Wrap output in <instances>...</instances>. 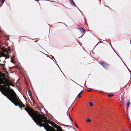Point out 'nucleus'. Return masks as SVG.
Returning a JSON list of instances; mask_svg holds the SVG:
<instances>
[{
  "label": "nucleus",
  "instance_id": "obj_1",
  "mask_svg": "<svg viewBox=\"0 0 131 131\" xmlns=\"http://www.w3.org/2000/svg\"><path fill=\"white\" fill-rule=\"evenodd\" d=\"M16 106L19 105L20 108L25 107L24 109L32 117L36 124L40 127H44L47 131H62L61 127L49 120L47 117L34 111L28 106L25 105L21 101L16 94L8 99Z\"/></svg>",
  "mask_w": 131,
  "mask_h": 131
},
{
  "label": "nucleus",
  "instance_id": "obj_2",
  "mask_svg": "<svg viewBox=\"0 0 131 131\" xmlns=\"http://www.w3.org/2000/svg\"><path fill=\"white\" fill-rule=\"evenodd\" d=\"M2 74L0 71V90L2 93L9 99L16 94L12 89H7V87L9 86L10 84L5 76L2 78Z\"/></svg>",
  "mask_w": 131,
  "mask_h": 131
},
{
  "label": "nucleus",
  "instance_id": "obj_3",
  "mask_svg": "<svg viewBox=\"0 0 131 131\" xmlns=\"http://www.w3.org/2000/svg\"><path fill=\"white\" fill-rule=\"evenodd\" d=\"M99 63L102 66L105 68L106 69H108L110 66L109 64L104 61H100L99 62Z\"/></svg>",
  "mask_w": 131,
  "mask_h": 131
},
{
  "label": "nucleus",
  "instance_id": "obj_4",
  "mask_svg": "<svg viewBox=\"0 0 131 131\" xmlns=\"http://www.w3.org/2000/svg\"><path fill=\"white\" fill-rule=\"evenodd\" d=\"M79 89H81V90H82V91H81V92L79 93L78 95L77 96V97H78L79 98H80L81 96H80V95L83 92L84 89L83 88L82 86H79Z\"/></svg>",
  "mask_w": 131,
  "mask_h": 131
},
{
  "label": "nucleus",
  "instance_id": "obj_5",
  "mask_svg": "<svg viewBox=\"0 0 131 131\" xmlns=\"http://www.w3.org/2000/svg\"><path fill=\"white\" fill-rule=\"evenodd\" d=\"M69 1L70 3L72 5L74 6H76L73 0H69Z\"/></svg>",
  "mask_w": 131,
  "mask_h": 131
},
{
  "label": "nucleus",
  "instance_id": "obj_6",
  "mask_svg": "<svg viewBox=\"0 0 131 131\" xmlns=\"http://www.w3.org/2000/svg\"><path fill=\"white\" fill-rule=\"evenodd\" d=\"M79 29L80 30L82 33H85V31L82 27L79 28Z\"/></svg>",
  "mask_w": 131,
  "mask_h": 131
},
{
  "label": "nucleus",
  "instance_id": "obj_7",
  "mask_svg": "<svg viewBox=\"0 0 131 131\" xmlns=\"http://www.w3.org/2000/svg\"><path fill=\"white\" fill-rule=\"evenodd\" d=\"M0 55L1 56H0V58L1 56L5 57L6 56V54L4 52H0Z\"/></svg>",
  "mask_w": 131,
  "mask_h": 131
},
{
  "label": "nucleus",
  "instance_id": "obj_8",
  "mask_svg": "<svg viewBox=\"0 0 131 131\" xmlns=\"http://www.w3.org/2000/svg\"><path fill=\"white\" fill-rule=\"evenodd\" d=\"M1 49H2L3 51H5L7 53V54H9V53L10 52V49H9L7 51H6V50H4L3 49H2V48H1Z\"/></svg>",
  "mask_w": 131,
  "mask_h": 131
},
{
  "label": "nucleus",
  "instance_id": "obj_9",
  "mask_svg": "<svg viewBox=\"0 0 131 131\" xmlns=\"http://www.w3.org/2000/svg\"><path fill=\"white\" fill-rule=\"evenodd\" d=\"M78 86L77 87V91L79 92V91H82V90H81V89H79V86H81L80 85H79V84H78Z\"/></svg>",
  "mask_w": 131,
  "mask_h": 131
},
{
  "label": "nucleus",
  "instance_id": "obj_10",
  "mask_svg": "<svg viewBox=\"0 0 131 131\" xmlns=\"http://www.w3.org/2000/svg\"><path fill=\"white\" fill-rule=\"evenodd\" d=\"M130 104V103L129 101V99L128 100V101L127 103V107H129V105Z\"/></svg>",
  "mask_w": 131,
  "mask_h": 131
},
{
  "label": "nucleus",
  "instance_id": "obj_11",
  "mask_svg": "<svg viewBox=\"0 0 131 131\" xmlns=\"http://www.w3.org/2000/svg\"><path fill=\"white\" fill-rule=\"evenodd\" d=\"M4 1V0H1L0 1V5L3 4Z\"/></svg>",
  "mask_w": 131,
  "mask_h": 131
},
{
  "label": "nucleus",
  "instance_id": "obj_12",
  "mask_svg": "<svg viewBox=\"0 0 131 131\" xmlns=\"http://www.w3.org/2000/svg\"><path fill=\"white\" fill-rule=\"evenodd\" d=\"M114 95L113 94H109L108 95V96L109 97H111Z\"/></svg>",
  "mask_w": 131,
  "mask_h": 131
},
{
  "label": "nucleus",
  "instance_id": "obj_13",
  "mask_svg": "<svg viewBox=\"0 0 131 131\" xmlns=\"http://www.w3.org/2000/svg\"><path fill=\"white\" fill-rule=\"evenodd\" d=\"M89 104L90 106L91 107L93 105V103L92 102H90L89 103Z\"/></svg>",
  "mask_w": 131,
  "mask_h": 131
},
{
  "label": "nucleus",
  "instance_id": "obj_14",
  "mask_svg": "<svg viewBox=\"0 0 131 131\" xmlns=\"http://www.w3.org/2000/svg\"><path fill=\"white\" fill-rule=\"evenodd\" d=\"M63 125L64 126H66V127H72V126H71L68 125H64V124Z\"/></svg>",
  "mask_w": 131,
  "mask_h": 131
},
{
  "label": "nucleus",
  "instance_id": "obj_15",
  "mask_svg": "<svg viewBox=\"0 0 131 131\" xmlns=\"http://www.w3.org/2000/svg\"><path fill=\"white\" fill-rule=\"evenodd\" d=\"M69 118H70V119L72 121V122H73V120L72 119V118H71V117L70 116V113L69 114Z\"/></svg>",
  "mask_w": 131,
  "mask_h": 131
},
{
  "label": "nucleus",
  "instance_id": "obj_16",
  "mask_svg": "<svg viewBox=\"0 0 131 131\" xmlns=\"http://www.w3.org/2000/svg\"><path fill=\"white\" fill-rule=\"evenodd\" d=\"M86 122H91V120L89 119H88L86 120Z\"/></svg>",
  "mask_w": 131,
  "mask_h": 131
},
{
  "label": "nucleus",
  "instance_id": "obj_17",
  "mask_svg": "<svg viewBox=\"0 0 131 131\" xmlns=\"http://www.w3.org/2000/svg\"><path fill=\"white\" fill-rule=\"evenodd\" d=\"M120 101L121 103L123 104V105H124V102L123 101H123L121 100Z\"/></svg>",
  "mask_w": 131,
  "mask_h": 131
},
{
  "label": "nucleus",
  "instance_id": "obj_18",
  "mask_svg": "<svg viewBox=\"0 0 131 131\" xmlns=\"http://www.w3.org/2000/svg\"><path fill=\"white\" fill-rule=\"evenodd\" d=\"M6 59V58H9V57L8 56H6L5 57Z\"/></svg>",
  "mask_w": 131,
  "mask_h": 131
},
{
  "label": "nucleus",
  "instance_id": "obj_19",
  "mask_svg": "<svg viewBox=\"0 0 131 131\" xmlns=\"http://www.w3.org/2000/svg\"><path fill=\"white\" fill-rule=\"evenodd\" d=\"M92 90H93V89H91L90 90H88L87 91L89 92H90L92 91Z\"/></svg>",
  "mask_w": 131,
  "mask_h": 131
},
{
  "label": "nucleus",
  "instance_id": "obj_20",
  "mask_svg": "<svg viewBox=\"0 0 131 131\" xmlns=\"http://www.w3.org/2000/svg\"><path fill=\"white\" fill-rule=\"evenodd\" d=\"M75 125L77 128H78V126L76 123L75 124Z\"/></svg>",
  "mask_w": 131,
  "mask_h": 131
},
{
  "label": "nucleus",
  "instance_id": "obj_21",
  "mask_svg": "<svg viewBox=\"0 0 131 131\" xmlns=\"http://www.w3.org/2000/svg\"><path fill=\"white\" fill-rule=\"evenodd\" d=\"M8 87H8H7V89L9 90V89H11L10 88V87H9H9Z\"/></svg>",
  "mask_w": 131,
  "mask_h": 131
},
{
  "label": "nucleus",
  "instance_id": "obj_22",
  "mask_svg": "<svg viewBox=\"0 0 131 131\" xmlns=\"http://www.w3.org/2000/svg\"><path fill=\"white\" fill-rule=\"evenodd\" d=\"M52 57L53 58H54V60H55V58H54V57Z\"/></svg>",
  "mask_w": 131,
  "mask_h": 131
},
{
  "label": "nucleus",
  "instance_id": "obj_23",
  "mask_svg": "<svg viewBox=\"0 0 131 131\" xmlns=\"http://www.w3.org/2000/svg\"><path fill=\"white\" fill-rule=\"evenodd\" d=\"M37 40H36V41H35V42H37Z\"/></svg>",
  "mask_w": 131,
  "mask_h": 131
},
{
  "label": "nucleus",
  "instance_id": "obj_24",
  "mask_svg": "<svg viewBox=\"0 0 131 131\" xmlns=\"http://www.w3.org/2000/svg\"><path fill=\"white\" fill-rule=\"evenodd\" d=\"M21 110H22V108H21Z\"/></svg>",
  "mask_w": 131,
  "mask_h": 131
},
{
  "label": "nucleus",
  "instance_id": "obj_25",
  "mask_svg": "<svg viewBox=\"0 0 131 131\" xmlns=\"http://www.w3.org/2000/svg\"><path fill=\"white\" fill-rule=\"evenodd\" d=\"M62 131H63V130H62Z\"/></svg>",
  "mask_w": 131,
  "mask_h": 131
}]
</instances>
